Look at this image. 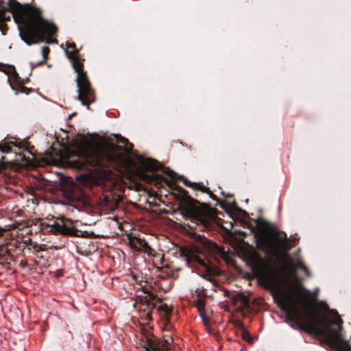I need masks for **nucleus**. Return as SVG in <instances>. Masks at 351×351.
I'll return each mask as SVG.
<instances>
[{"label": "nucleus", "mask_w": 351, "mask_h": 351, "mask_svg": "<svg viewBox=\"0 0 351 351\" xmlns=\"http://www.w3.org/2000/svg\"><path fill=\"white\" fill-rule=\"evenodd\" d=\"M239 325L240 328L243 330V333H242V338L244 340H245L250 343H252L253 341L250 332L248 331L245 330L244 324L242 322H240L239 324Z\"/></svg>", "instance_id": "21"}, {"label": "nucleus", "mask_w": 351, "mask_h": 351, "mask_svg": "<svg viewBox=\"0 0 351 351\" xmlns=\"http://www.w3.org/2000/svg\"><path fill=\"white\" fill-rule=\"evenodd\" d=\"M11 145H13L16 147L21 148V143H17L16 142L10 141L5 142L4 143H3L1 145L0 144L1 152L3 153H5V154L11 152H12Z\"/></svg>", "instance_id": "19"}, {"label": "nucleus", "mask_w": 351, "mask_h": 351, "mask_svg": "<svg viewBox=\"0 0 351 351\" xmlns=\"http://www.w3.org/2000/svg\"><path fill=\"white\" fill-rule=\"evenodd\" d=\"M115 138H116V140L119 142V143H123V144H125V145H129V147H127L126 148V152H128V153L130 152L132 149V147H133V145L132 143H130L128 141V138L122 136L120 134H115L114 135Z\"/></svg>", "instance_id": "20"}, {"label": "nucleus", "mask_w": 351, "mask_h": 351, "mask_svg": "<svg viewBox=\"0 0 351 351\" xmlns=\"http://www.w3.org/2000/svg\"><path fill=\"white\" fill-rule=\"evenodd\" d=\"M154 176L156 177L157 184H160V183H158V181L164 182L168 185L171 184V182L169 180H168L167 178H165L164 177H162V176H160L159 174H156V175H154Z\"/></svg>", "instance_id": "23"}, {"label": "nucleus", "mask_w": 351, "mask_h": 351, "mask_svg": "<svg viewBox=\"0 0 351 351\" xmlns=\"http://www.w3.org/2000/svg\"><path fill=\"white\" fill-rule=\"evenodd\" d=\"M38 226L42 232L71 237L77 236L78 230L73 226V221L64 216L58 218L53 224L39 222Z\"/></svg>", "instance_id": "8"}, {"label": "nucleus", "mask_w": 351, "mask_h": 351, "mask_svg": "<svg viewBox=\"0 0 351 351\" xmlns=\"http://www.w3.org/2000/svg\"><path fill=\"white\" fill-rule=\"evenodd\" d=\"M250 261L259 285L267 290L277 291L280 286V279L276 268L256 253L250 256Z\"/></svg>", "instance_id": "7"}, {"label": "nucleus", "mask_w": 351, "mask_h": 351, "mask_svg": "<svg viewBox=\"0 0 351 351\" xmlns=\"http://www.w3.org/2000/svg\"><path fill=\"white\" fill-rule=\"evenodd\" d=\"M5 23V22L0 21V31L3 35H5L8 29V27Z\"/></svg>", "instance_id": "26"}, {"label": "nucleus", "mask_w": 351, "mask_h": 351, "mask_svg": "<svg viewBox=\"0 0 351 351\" xmlns=\"http://www.w3.org/2000/svg\"><path fill=\"white\" fill-rule=\"evenodd\" d=\"M129 243L132 248L137 251H147V250L150 249L149 245L144 239H141L136 237H130Z\"/></svg>", "instance_id": "16"}, {"label": "nucleus", "mask_w": 351, "mask_h": 351, "mask_svg": "<svg viewBox=\"0 0 351 351\" xmlns=\"http://www.w3.org/2000/svg\"><path fill=\"white\" fill-rule=\"evenodd\" d=\"M63 195L65 199L71 202H84L86 200L84 191L74 184L63 190Z\"/></svg>", "instance_id": "13"}, {"label": "nucleus", "mask_w": 351, "mask_h": 351, "mask_svg": "<svg viewBox=\"0 0 351 351\" xmlns=\"http://www.w3.org/2000/svg\"><path fill=\"white\" fill-rule=\"evenodd\" d=\"M142 165L149 171H156L158 170H162L163 173H166L172 180L176 178L177 174L173 171L163 167L160 162L152 158H147L145 160L143 161Z\"/></svg>", "instance_id": "14"}, {"label": "nucleus", "mask_w": 351, "mask_h": 351, "mask_svg": "<svg viewBox=\"0 0 351 351\" xmlns=\"http://www.w3.org/2000/svg\"><path fill=\"white\" fill-rule=\"evenodd\" d=\"M141 289L144 295H137L136 296L138 298L139 303L144 306L142 310L145 313V319L151 321L152 319V311L157 307L156 304L161 303L162 301L158 298L157 295L153 293L147 287H142Z\"/></svg>", "instance_id": "9"}, {"label": "nucleus", "mask_w": 351, "mask_h": 351, "mask_svg": "<svg viewBox=\"0 0 351 351\" xmlns=\"http://www.w3.org/2000/svg\"><path fill=\"white\" fill-rule=\"evenodd\" d=\"M199 316L201 317L204 325L208 326L209 324V321H208L207 316L205 314L204 310L202 311H199Z\"/></svg>", "instance_id": "25"}, {"label": "nucleus", "mask_w": 351, "mask_h": 351, "mask_svg": "<svg viewBox=\"0 0 351 351\" xmlns=\"http://www.w3.org/2000/svg\"><path fill=\"white\" fill-rule=\"evenodd\" d=\"M300 267L305 271V273L306 274V275H309V271H308V269L307 268L306 266H305L303 264H301L300 265Z\"/></svg>", "instance_id": "29"}, {"label": "nucleus", "mask_w": 351, "mask_h": 351, "mask_svg": "<svg viewBox=\"0 0 351 351\" xmlns=\"http://www.w3.org/2000/svg\"><path fill=\"white\" fill-rule=\"evenodd\" d=\"M50 52V49L47 47H44L42 49V54L43 56V60H46L48 59V56Z\"/></svg>", "instance_id": "27"}, {"label": "nucleus", "mask_w": 351, "mask_h": 351, "mask_svg": "<svg viewBox=\"0 0 351 351\" xmlns=\"http://www.w3.org/2000/svg\"><path fill=\"white\" fill-rule=\"evenodd\" d=\"M45 62H46V60H40L35 64L32 63V67L34 68V67H36V66H40V65L45 64Z\"/></svg>", "instance_id": "28"}, {"label": "nucleus", "mask_w": 351, "mask_h": 351, "mask_svg": "<svg viewBox=\"0 0 351 351\" xmlns=\"http://www.w3.org/2000/svg\"><path fill=\"white\" fill-rule=\"evenodd\" d=\"M179 253L180 256L186 259L189 266L193 267L195 265H199L203 267L207 273L209 272L210 268L205 261L198 256L193 254L189 248L182 247L180 248Z\"/></svg>", "instance_id": "11"}, {"label": "nucleus", "mask_w": 351, "mask_h": 351, "mask_svg": "<svg viewBox=\"0 0 351 351\" xmlns=\"http://www.w3.org/2000/svg\"><path fill=\"white\" fill-rule=\"evenodd\" d=\"M2 234H3V230H2V229L0 228V236H1Z\"/></svg>", "instance_id": "31"}, {"label": "nucleus", "mask_w": 351, "mask_h": 351, "mask_svg": "<svg viewBox=\"0 0 351 351\" xmlns=\"http://www.w3.org/2000/svg\"><path fill=\"white\" fill-rule=\"evenodd\" d=\"M5 73L9 76L8 82H10L12 89L15 90L16 94L22 93L28 95L32 92V88L23 86V83L21 82V78L14 66H9Z\"/></svg>", "instance_id": "10"}, {"label": "nucleus", "mask_w": 351, "mask_h": 351, "mask_svg": "<svg viewBox=\"0 0 351 351\" xmlns=\"http://www.w3.org/2000/svg\"><path fill=\"white\" fill-rule=\"evenodd\" d=\"M304 291L305 293H306L308 295L310 294V291L308 290H307V289H304Z\"/></svg>", "instance_id": "30"}, {"label": "nucleus", "mask_w": 351, "mask_h": 351, "mask_svg": "<svg viewBox=\"0 0 351 351\" xmlns=\"http://www.w3.org/2000/svg\"><path fill=\"white\" fill-rule=\"evenodd\" d=\"M121 145L111 143L105 149L93 147L89 145L82 146L78 150L77 158L69 160L71 167L85 170L88 167H104L106 162L111 165H118L121 156L116 151H121Z\"/></svg>", "instance_id": "3"}, {"label": "nucleus", "mask_w": 351, "mask_h": 351, "mask_svg": "<svg viewBox=\"0 0 351 351\" xmlns=\"http://www.w3.org/2000/svg\"><path fill=\"white\" fill-rule=\"evenodd\" d=\"M180 180H181L183 184L189 188L193 189V190L199 191L204 193H206L209 195V197L217 202V204H221V208H224V204H221V200L210 190L208 187L204 186V184L201 182H193L187 180L184 176H180Z\"/></svg>", "instance_id": "12"}, {"label": "nucleus", "mask_w": 351, "mask_h": 351, "mask_svg": "<svg viewBox=\"0 0 351 351\" xmlns=\"http://www.w3.org/2000/svg\"><path fill=\"white\" fill-rule=\"evenodd\" d=\"M29 226L28 222L25 221H21L19 222H16L14 223V228L22 230L25 227H27Z\"/></svg>", "instance_id": "22"}, {"label": "nucleus", "mask_w": 351, "mask_h": 351, "mask_svg": "<svg viewBox=\"0 0 351 351\" xmlns=\"http://www.w3.org/2000/svg\"><path fill=\"white\" fill-rule=\"evenodd\" d=\"M243 212L244 213L245 215H247V213L244 210H243Z\"/></svg>", "instance_id": "32"}, {"label": "nucleus", "mask_w": 351, "mask_h": 351, "mask_svg": "<svg viewBox=\"0 0 351 351\" xmlns=\"http://www.w3.org/2000/svg\"><path fill=\"white\" fill-rule=\"evenodd\" d=\"M9 9L1 6L0 8V21L6 22L10 21V15L16 23L23 21L27 14L30 16L29 20L24 23L23 27H19L20 36L28 45L39 42L45 41L47 44L58 43L54 36L58 32V27L53 23L43 18L41 10L29 5H23L16 0H8Z\"/></svg>", "instance_id": "2"}, {"label": "nucleus", "mask_w": 351, "mask_h": 351, "mask_svg": "<svg viewBox=\"0 0 351 351\" xmlns=\"http://www.w3.org/2000/svg\"><path fill=\"white\" fill-rule=\"evenodd\" d=\"M256 226H249L254 232L257 249L265 253L271 259L279 260L282 254L288 249L287 241L280 233L271 228V224L264 219L259 217L255 220Z\"/></svg>", "instance_id": "4"}, {"label": "nucleus", "mask_w": 351, "mask_h": 351, "mask_svg": "<svg viewBox=\"0 0 351 351\" xmlns=\"http://www.w3.org/2000/svg\"><path fill=\"white\" fill-rule=\"evenodd\" d=\"M234 306H237V311L242 312L250 307V298L243 293L235 294L230 298Z\"/></svg>", "instance_id": "15"}, {"label": "nucleus", "mask_w": 351, "mask_h": 351, "mask_svg": "<svg viewBox=\"0 0 351 351\" xmlns=\"http://www.w3.org/2000/svg\"><path fill=\"white\" fill-rule=\"evenodd\" d=\"M195 306L199 311H202L204 310V307H205V303H204V301L202 300H199L196 304H195Z\"/></svg>", "instance_id": "24"}, {"label": "nucleus", "mask_w": 351, "mask_h": 351, "mask_svg": "<svg viewBox=\"0 0 351 351\" xmlns=\"http://www.w3.org/2000/svg\"><path fill=\"white\" fill-rule=\"evenodd\" d=\"M158 311L162 317L166 320L169 321L172 314V308L169 307L167 304H161L158 307Z\"/></svg>", "instance_id": "18"}, {"label": "nucleus", "mask_w": 351, "mask_h": 351, "mask_svg": "<svg viewBox=\"0 0 351 351\" xmlns=\"http://www.w3.org/2000/svg\"><path fill=\"white\" fill-rule=\"evenodd\" d=\"M45 245L38 244L32 241H30L29 244L26 247V250L29 252L34 254L37 258L43 257L42 255H40V253L45 251Z\"/></svg>", "instance_id": "17"}, {"label": "nucleus", "mask_w": 351, "mask_h": 351, "mask_svg": "<svg viewBox=\"0 0 351 351\" xmlns=\"http://www.w3.org/2000/svg\"><path fill=\"white\" fill-rule=\"evenodd\" d=\"M178 191L182 195L180 205L182 215L197 221L204 228L209 229L215 217L214 210L208 204L201 203L190 197L188 191L183 188L178 186Z\"/></svg>", "instance_id": "6"}, {"label": "nucleus", "mask_w": 351, "mask_h": 351, "mask_svg": "<svg viewBox=\"0 0 351 351\" xmlns=\"http://www.w3.org/2000/svg\"><path fill=\"white\" fill-rule=\"evenodd\" d=\"M67 49L65 51L67 58L71 60L72 66L77 73L76 84L79 100L83 106L90 110V105L96 100L95 91L88 79L86 71L84 69V59L80 57L79 51L74 43H66Z\"/></svg>", "instance_id": "5"}, {"label": "nucleus", "mask_w": 351, "mask_h": 351, "mask_svg": "<svg viewBox=\"0 0 351 351\" xmlns=\"http://www.w3.org/2000/svg\"><path fill=\"white\" fill-rule=\"evenodd\" d=\"M304 307L308 310L307 317L302 314L297 306V302L293 297L289 294L285 296V313L287 319L292 322L291 327L299 328L308 334L322 337L325 342L330 347L338 351H351V346L341 344L343 320L335 309H330L328 305L323 301L318 302L319 307L324 311H327L335 317L332 324L337 326V328H329V322L327 317H321L313 310L314 302L308 297L302 295Z\"/></svg>", "instance_id": "1"}]
</instances>
